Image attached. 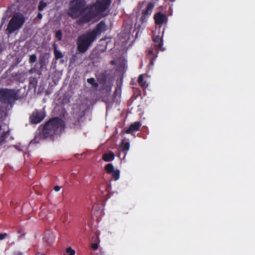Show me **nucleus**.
<instances>
[{
	"mask_svg": "<svg viewBox=\"0 0 255 255\" xmlns=\"http://www.w3.org/2000/svg\"><path fill=\"white\" fill-rule=\"evenodd\" d=\"M112 0H96L95 2L87 6L88 11L77 20L80 25L90 23L95 18L101 16L110 6Z\"/></svg>",
	"mask_w": 255,
	"mask_h": 255,
	"instance_id": "f257e3e1",
	"label": "nucleus"
},
{
	"mask_svg": "<svg viewBox=\"0 0 255 255\" xmlns=\"http://www.w3.org/2000/svg\"><path fill=\"white\" fill-rule=\"evenodd\" d=\"M65 123L58 117H54L48 121L44 125L42 134L44 138H47L57 134L64 129Z\"/></svg>",
	"mask_w": 255,
	"mask_h": 255,
	"instance_id": "f03ea898",
	"label": "nucleus"
},
{
	"mask_svg": "<svg viewBox=\"0 0 255 255\" xmlns=\"http://www.w3.org/2000/svg\"><path fill=\"white\" fill-rule=\"evenodd\" d=\"M96 39L90 31L79 36L77 43L78 50L81 53L85 52Z\"/></svg>",
	"mask_w": 255,
	"mask_h": 255,
	"instance_id": "7ed1b4c3",
	"label": "nucleus"
},
{
	"mask_svg": "<svg viewBox=\"0 0 255 255\" xmlns=\"http://www.w3.org/2000/svg\"><path fill=\"white\" fill-rule=\"evenodd\" d=\"M86 7L85 0H73L69 7L68 14L72 18H76L84 14Z\"/></svg>",
	"mask_w": 255,
	"mask_h": 255,
	"instance_id": "20e7f679",
	"label": "nucleus"
},
{
	"mask_svg": "<svg viewBox=\"0 0 255 255\" xmlns=\"http://www.w3.org/2000/svg\"><path fill=\"white\" fill-rule=\"evenodd\" d=\"M25 22V18L23 15L19 13L14 14L9 20L6 32L8 34L14 32L19 29Z\"/></svg>",
	"mask_w": 255,
	"mask_h": 255,
	"instance_id": "39448f33",
	"label": "nucleus"
},
{
	"mask_svg": "<svg viewBox=\"0 0 255 255\" xmlns=\"http://www.w3.org/2000/svg\"><path fill=\"white\" fill-rule=\"evenodd\" d=\"M0 97L4 103H9L17 99V92L14 89H2L0 90Z\"/></svg>",
	"mask_w": 255,
	"mask_h": 255,
	"instance_id": "423d86ee",
	"label": "nucleus"
},
{
	"mask_svg": "<svg viewBox=\"0 0 255 255\" xmlns=\"http://www.w3.org/2000/svg\"><path fill=\"white\" fill-rule=\"evenodd\" d=\"M45 117V112L35 109L30 115L29 121L31 124H37L40 123L44 119Z\"/></svg>",
	"mask_w": 255,
	"mask_h": 255,
	"instance_id": "0eeeda50",
	"label": "nucleus"
},
{
	"mask_svg": "<svg viewBox=\"0 0 255 255\" xmlns=\"http://www.w3.org/2000/svg\"><path fill=\"white\" fill-rule=\"evenodd\" d=\"M154 19L155 24L160 27L167 21V17L165 14L158 12L154 14Z\"/></svg>",
	"mask_w": 255,
	"mask_h": 255,
	"instance_id": "6e6552de",
	"label": "nucleus"
},
{
	"mask_svg": "<svg viewBox=\"0 0 255 255\" xmlns=\"http://www.w3.org/2000/svg\"><path fill=\"white\" fill-rule=\"evenodd\" d=\"M106 26L105 22L104 21H101L96 25V27L90 31V32L97 38V36L100 35L103 31L105 30Z\"/></svg>",
	"mask_w": 255,
	"mask_h": 255,
	"instance_id": "1a4fd4ad",
	"label": "nucleus"
},
{
	"mask_svg": "<svg viewBox=\"0 0 255 255\" xmlns=\"http://www.w3.org/2000/svg\"><path fill=\"white\" fill-rule=\"evenodd\" d=\"M154 4L152 2H149L146 8L142 11L141 19L142 21L146 18V17L150 15L154 8Z\"/></svg>",
	"mask_w": 255,
	"mask_h": 255,
	"instance_id": "9d476101",
	"label": "nucleus"
},
{
	"mask_svg": "<svg viewBox=\"0 0 255 255\" xmlns=\"http://www.w3.org/2000/svg\"><path fill=\"white\" fill-rule=\"evenodd\" d=\"M152 39L155 46L158 50H160L161 51H164L165 50V49L162 47L163 40L160 35H155V32L154 33Z\"/></svg>",
	"mask_w": 255,
	"mask_h": 255,
	"instance_id": "9b49d317",
	"label": "nucleus"
},
{
	"mask_svg": "<svg viewBox=\"0 0 255 255\" xmlns=\"http://www.w3.org/2000/svg\"><path fill=\"white\" fill-rule=\"evenodd\" d=\"M141 124L139 122H135L131 124L128 128L126 130V133L127 134H132L135 131H137L140 130Z\"/></svg>",
	"mask_w": 255,
	"mask_h": 255,
	"instance_id": "f8f14e48",
	"label": "nucleus"
},
{
	"mask_svg": "<svg viewBox=\"0 0 255 255\" xmlns=\"http://www.w3.org/2000/svg\"><path fill=\"white\" fill-rule=\"evenodd\" d=\"M115 157V154L112 151L105 153L102 155V159L106 162H110L113 161Z\"/></svg>",
	"mask_w": 255,
	"mask_h": 255,
	"instance_id": "ddd939ff",
	"label": "nucleus"
},
{
	"mask_svg": "<svg viewBox=\"0 0 255 255\" xmlns=\"http://www.w3.org/2000/svg\"><path fill=\"white\" fill-rule=\"evenodd\" d=\"M130 147V144L129 142H124V141L123 140L121 145H120V149L121 151L123 152H125L126 154L127 153V151L129 150Z\"/></svg>",
	"mask_w": 255,
	"mask_h": 255,
	"instance_id": "4468645a",
	"label": "nucleus"
},
{
	"mask_svg": "<svg viewBox=\"0 0 255 255\" xmlns=\"http://www.w3.org/2000/svg\"><path fill=\"white\" fill-rule=\"evenodd\" d=\"M54 46V54L55 56V58L56 60L63 58V54L57 49L56 44L54 43L53 44Z\"/></svg>",
	"mask_w": 255,
	"mask_h": 255,
	"instance_id": "2eb2a0df",
	"label": "nucleus"
},
{
	"mask_svg": "<svg viewBox=\"0 0 255 255\" xmlns=\"http://www.w3.org/2000/svg\"><path fill=\"white\" fill-rule=\"evenodd\" d=\"M143 75L141 74L138 77L137 82L139 85L142 88H145L147 87V84L146 82V81L143 80Z\"/></svg>",
	"mask_w": 255,
	"mask_h": 255,
	"instance_id": "dca6fc26",
	"label": "nucleus"
},
{
	"mask_svg": "<svg viewBox=\"0 0 255 255\" xmlns=\"http://www.w3.org/2000/svg\"><path fill=\"white\" fill-rule=\"evenodd\" d=\"M37 84V79L35 77H30L29 79V86L33 88H36Z\"/></svg>",
	"mask_w": 255,
	"mask_h": 255,
	"instance_id": "f3484780",
	"label": "nucleus"
},
{
	"mask_svg": "<svg viewBox=\"0 0 255 255\" xmlns=\"http://www.w3.org/2000/svg\"><path fill=\"white\" fill-rule=\"evenodd\" d=\"M105 169L109 174H111L115 170L114 165L112 163L107 164L105 167Z\"/></svg>",
	"mask_w": 255,
	"mask_h": 255,
	"instance_id": "a211bd4d",
	"label": "nucleus"
},
{
	"mask_svg": "<svg viewBox=\"0 0 255 255\" xmlns=\"http://www.w3.org/2000/svg\"><path fill=\"white\" fill-rule=\"evenodd\" d=\"M87 82L95 88H97L99 86L98 84L96 82L94 78H88L87 79Z\"/></svg>",
	"mask_w": 255,
	"mask_h": 255,
	"instance_id": "6ab92c4d",
	"label": "nucleus"
},
{
	"mask_svg": "<svg viewBox=\"0 0 255 255\" xmlns=\"http://www.w3.org/2000/svg\"><path fill=\"white\" fill-rule=\"evenodd\" d=\"M120 170H115L112 173H111L110 174H112L113 178L115 179V180H117L120 178Z\"/></svg>",
	"mask_w": 255,
	"mask_h": 255,
	"instance_id": "aec40b11",
	"label": "nucleus"
},
{
	"mask_svg": "<svg viewBox=\"0 0 255 255\" xmlns=\"http://www.w3.org/2000/svg\"><path fill=\"white\" fill-rule=\"evenodd\" d=\"M47 4L46 2H45L44 1L41 0L39 1V4L38 6V9L39 11H41L44 9V8L45 7H46L47 6Z\"/></svg>",
	"mask_w": 255,
	"mask_h": 255,
	"instance_id": "412c9836",
	"label": "nucleus"
},
{
	"mask_svg": "<svg viewBox=\"0 0 255 255\" xmlns=\"http://www.w3.org/2000/svg\"><path fill=\"white\" fill-rule=\"evenodd\" d=\"M75 251L71 247H68L66 249L64 255H75Z\"/></svg>",
	"mask_w": 255,
	"mask_h": 255,
	"instance_id": "4be33fe9",
	"label": "nucleus"
},
{
	"mask_svg": "<svg viewBox=\"0 0 255 255\" xmlns=\"http://www.w3.org/2000/svg\"><path fill=\"white\" fill-rule=\"evenodd\" d=\"M9 131H3L0 135V142L3 141L8 135Z\"/></svg>",
	"mask_w": 255,
	"mask_h": 255,
	"instance_id": "5701e85b",
	"label": "nucleus"
},
{
	"mask_svg": "<svg viewBox=\"0 0 255 255\" xmlns=\"http://www.w3.org/2000/svg\"><path fill=\"white\" fill-rule=\"evenodd\" d=\"M55 37L58 41H61L62 39V33L61 30H58L55 32Z\"/></svg>",
	"mask_w": 255,
	"mask_h": 255,
	"instance_id": "b1692460",
	"label": "nucleus"
},
{
	"mask_svg": "<svg viewBox=\"0 0 255 255\" xmlns=\"http://www.w3.org/2000/svg\"><path fill=\"white\" fill-rule=\"evenodd\" d=\"M37 60V57L35 54H32L30 56L29 59V62L30 64L34 63Z\"/></svg>",
	"mask_w": 255,
	"mask_h": 255,
	"instance_id": "393cba45",
	"label": "nucleus"
},
{
	"mask_svg": "<svg viewBox=\"0 0 255 255\" xmlns=\"http://www.w3.org/2000/svg\"><path fill=\"white\" fill-rule=\"evenodd\" d=\"M102 76L103 78L102 79H100V77L98 78V80L100 81V82L105 83V82L106 81V78L105 77V76L104 75H102Z\"/></svg>",
	"mask_w": 255,
	"mask_h": 255,
	"instance_id": "a878e982",
	"label": "nucleus"
},
{
	"mask_svg": "<svg viewBox=\"0 0 255 255\" xmlns=\"http://www.w3.org/2000/svg\"><path fill=\"white\" fill-rule=\"evenodd\" d=\"M91 248L94 250H96L98 249V244L97 243H94V244H92L91 245Z\"/></svg>",
	"mask_w": 255,
	"mask_h": 255,
	"instance_id": "bb28decb",
	"label": "nucleus"
},
{
	"mask_svg": "<svg viewBox=\"0 0 255 255\" xmlns=\"http://www.w3.org/2000/svg\"><path fill=\"white\" fill-rule=\"evenodd\" d=\"M7 236V234L6 233L0 234V240H3Z\"/></svg>",
	"mask_w": 255,
	"mask_h": 255,
	"instance_id": "cd10ccee",
	"label": "nucleus"
},
{
	"mask_svg": "<svg viewBox=\"0 0 255 255\" xmlns=\"http://www.w3.org/2000/svg\"><path fill=\"white\" fill-rule=\"evenodd\" d=\"M45 63V59L43 58H40V64L41 66L42 67Z\"/></svg>",
	"mask_w": 255,
	"mask_h": 255,
	"instance_id": "c85d7f7f",
	"label": "nucleus"
},
{
	"mask_svg": "<svg viewBox=\"0 0 255 255\" xmlns=\"http://www.w3.org/2000/svg\"><path fill=\"white\" fill-rule=\"evenodd\" d=\"M96 255H106V254L104 251H99L98 253H97Z\"/></svg>",
	"mask_w": 255,
	"mask_h": 255,
	"instance_id": "c756f323",
	"label": "nucleus"
},
{
	"mask_svg": "<svg viewBox=\"0 0 255 255\" xmlns=\"http://www.w3.org/2000/svg\"><path fill=\"white\" fill-rule=\"evenodd\" d=\"M61 188V186H55L54 188V189L55 191L56 192H58L59 191L60 189Z\"/></svg>",
	"mask_w": 255,
	"mask_h": 255,
	"instance_id": "7c9ffc66",
	"label": "nucleus"
},
{
	"mask_svg": "<svg viewBox=\"0 0 255 255\" xmlns=\"http://www.w3.org/2000/svg\"><path fill=\"white\" fill-rule=\"evenodd\" d=\"M153 54V50L152 49H149L148 50V55H152Z\"/></svg>",
	"mask_w": 255,
	"mask_h": 255,
	"instance_id": "2f4dec72",
	"label": "nucleus"
},
{
	"mask_svg": "<svg viewBox=\"0 0 255 255\" xmlns=\"http://www.w3.org/2000/svg\"><path fill=\"white\" fill-rule=\"evenodd\" d=\"M37 17L39 19H41L42 17V14L40 12H39L37 14Z\"/></svg>",
	"mask_w": 255,
	"mask_h": 255,
	"instance_id": "473e14b6",
	"label": "nucleus"
},
{
	"mask_svg": "<svg viewBox=\"0 0 255 255\" xmlns=\"http://www.w3.org/2000/svg\"><path fill=\"white\" fill-rule=\"evenodd\" d=\"M14 255H22V254L20 252H17L14 254Z\"/></svg>",
	"mask_w": 255,
	"mask_h": 255,
	"instance_id": "72a5a7b5",
	"label": "nucleus"
},
{
	"mask_svg": "<svg viewBox=\"0 0 255 255\" xmlns=\"http://www.w3.org/2000/svg\"><path fill=\"white\" fill-rule=\"evenodd\" d=\"M4 20H5V18H4V17H3V18H2V23H1V26H2V25L3 24V23H4Z\"/></svg>",
	"mask_w": 255,
	"mask_h": 255,
	"instance_id": "f704fd0d",
	"label": "nucleus"
},
{
	"mask_svg": "<svg viewBox=\"0 0 255 255\" xmlns=\"http://www.w3.org/2000/svg\"><path fill=\"white\" fill-rule=\"evenodd\" d=\"M100 190L101 191L102 194L104 193V191L101 189V187H100Z\"/></svg>",
	"mask_w": 255,
	"mask_h": 255,
	"instance_id": "c9c22d12",
	"label": "nucleus"
},
{
	"mask_svg": "<svg viewBox=\"0 0 255 255\" xmlns=\"http://www.w3.org/2000/svg\"><path fill=\"white\" fill-rule=\"evenodd\" d=\"M2 48H1V46H0V53L2 52Z\"/></svg>",
	"mask_w": 255,
	"mask_h": 255,
	"instance_id": "e433bc0d",
	"label": "nucleus"
},
{
	"mask_svg": "<svg viewBox=\"0 0 255 255\" xmlns=\"http://www.w3.org/2000/svg\"><path fill=\"white\" fill-rule=\"evenodd\" d=\"M176 0H169L171 2H174Z\"/></svg>",
	"mask_w": 255,
	"mask_h": 255,
	"instance_id": "4c0bfd02",
	"label": "nucleus"
},
{
	"mask_svg": "<svg viewBox=\"0 0 255 255\" xmlns=\"http://www.w3.org/2000/svg\"><path fill=\"white\" fill-rule=\"evenodd\" d=\"M108 189V187H107V185H106V187H105V190H107Z\"/></svg>",
	"mask_w": 255,
	"mask_h": 255,
	"instance_id": "58836bf2",
	"label": "nucleus"
}]
</instances>
